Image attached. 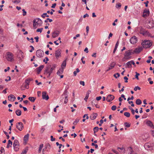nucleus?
Here are the masks:
<instances>
[{
  "instance_id": "6",
  "label": "nucleus",
  "mask_w": 154,
  "mask_h": 154,
  "mask_svg": "<svg viewBox=\"0 0 154 154\" xmlns=\"http://www.w3.org/2000/svg\"><path fill=\"white\" fill-rule=\"evenodd\" d=\"M44 55V51L41 50H38L36 51V55L38 57H43Z\"/></svg>"
},
{
  "instance_id": "54",
  "label": "nucleus",
  "mask_w": 154,
  "mask_h": 154,
  "mask_svg": "<svg viewBox=\"0 0 154 154\" xmlns=\"http://www.w3.org/2000/svg\"><path fill=\"white\" fill-rule=\"evenodd\" d=\"M19 146H14V149L15 151H18V150L19 149V148H18Z\"/></svg>"
},
{
  "instance_id": "33",
  "label": "nucleus",
  "mask_w": 154,
  "mask_h": 154,
  "mask_svg": "<svg viewBox=\"0 0 154 154\" xmlns=\"http://www.w3.org/2000/svg\"><path fill=\"white\" fill-rule=\"evenodd\" d=\"M119 42H117V43H116V44L115 47V48L113 50V53L114 54L115 53V52L116 51L118 48V47L119 45Z\"/></svg>"
},
{
  "instance_id": "58",
  "label": "nucleus",
  "mask_w": 154,
  "mask_h": 154,
  "mask_svg": "<svg viewBox=\"0 0 154 154\" xmlns=\"http://www.w3.org/2000/svg\"><path fill=\"white\" fill-rule=\"evenodd\" d=\"M30 47L31 48V49L29 50V52H32V51L34 50V48L33 47L32 45L30 46Z\"/></svg>"
},
{
  "instance_id": "50",
  "label": "nucleus",
  "mask_w": 154,
  "mask_h": 154,
  "mask_svg": "<svg viewBox=\"0 0 154 154\" xmlns=\"http://www.w3.org/2000/svg\"><path fill=\"white\" fill-rule=\"evenodd\" d=\"M42 28H39L37 29L36 32H39L41 33L42 32Z\"/></svg>"
},
{
  "instance_id": "9",
  "label": "nucleus",
  "mask_w": 154,
  "mask_h": 154,
  "mask_svg": "<svg viewBox=\"0 0 154 154\" xmlns=\"http://www.w3.org/2000/svg\"><path fill=\"white\" fill-rule=\"evenodd\" d=\"M149 11L148 9H145L143 11L142 17H145L149 15Z\"/></svg>"
},
{
  "instance_id": "42",
  "label": "nucleus",
  "mask_w": 154,
  "mask_h": 154,
  "mask_svg": "<svg viewBox=\"0 0 154 154\" xmlns=\"http://www.w3.org/2000/svg\"><path fill=\"white\" fill-rule=\"evenodd\" d=\"M65 100L64 101V103H66L68 102V99H67V95H65Z\"/></svg>"
},
{
  "instance_id": "15",
  "label": "nucleus",
  "mask_w": 154,
  "mask_h": 154,
  "mask_svg": "<svg viewBox=\"0 0 154 154\" xmlns=\"http://www.w3.org/2000/svg\"><path fill=\"white\" fill-rule=\"evenodd\" d=\"M8 100L10 101H14L16 99V97L12 94H11L8 96Z\"/></svg>"
},
{
  "instance_id": "44",
  "label": "nucleus",
  "mask_w": 154,
  "mask_h": 154,
  "mask_svg": "<svg viewBox=\"0 0 154 154\" xmlns=\"http://www.w3.org/2000/svg\"><path fill=\"white\" fill-rule=\"evenodd\" d=\"M120 74L118 73L114 74L113 75L114 76L116 79L118 78L120 76Z\"/></svg>"
},
{
  "instance_id": "61",
  "label": "nucleus",
  "mask_w": 154,
  "mask_h": 154,
  "mask_svg": "<svg viewBox=\"0 0 154 154\" xmlns=\"http://www.w3.org/2000/svg\"><path fill=\"white\" fill-rule=\"evenodd\" d=\"M80 84L81 85H82L83 86H84L85 85V83L84 81H80Z\"/></svg>"
},
{
  "instance_id": "47",
  "label": "nucleus",
  "mask_w": 154,
  "mask_h": 154,
  "mask_svg": "<svg viewBox=\"0 0 154 154\" xmlns=\"http://www.w3.org/2000/svg\"><path fill=\"white\" fill-rule=\"evenodd\" d=\"M136 73V75H135V78L137 79V80H138L139 79V78H138V76L140 75V74L139 73H138L137 72H135Z\"/></svg>"
},
{
  "instance_id": "16",
  "label": "nucleus",
  "mask_w": 154,
  "mask_h": 154,
  "mask_svg": "<svg viewBox=\"0 0 154 154\" xmlns=\"http://www.w3.org/2000/svg\"><path fill=\"white\" fill-rule=\"evenodd\" d=\"M143 35L146 36H148L152 38L154 37V36H152L151 34L148 31L146 30L145 31Z\"/></svg>"
},
{
  "instance_id": "38",
  "label": "nucleus",
  "mask_w": 154,
  "mask_h": 154,
  "mask_svg": "<svg viewBox=\"0 0 154 154\" xmlns=\"http://www.w3.org/2000/svg\"><path fill=\"white\" fill-rule=\"evenodd\" d=\"M99 129V128L98 127H95L93 129V131L94 134L97 132Z\"/></svg>"
},
{
  "instance_id": "19",
  "label": "nucleus",
  "mask_w": 154,
  "mask_h": 154,
  "mask_svg": "<svg viewBox=\"0 0 154 154\" xmlns=\"http://www.w3.org/2000/svg\"><path fill=\"white\" fill-rule=\"evenodd\" d=\"M49 68L47 67L45 70V74H48V75L47 76L48 78H49L51 75V74L52 73L48 71Z\"/></svg>"
},
{
  "instance_id": "37",
  "label": "nucleus",
  "mask_w": 154,
  "mask_h": 154,
  "mask_svg": "<svg viewBox=\"0 0 154 154\" xmlns=\"http://www.w3.org/2000/svg\"><path fill=\"white\" fill-rule=\"evenodd\" d=\"M124 115L126 117H129L130 116V114L128 112H126L124 113Z\"/></svg>"
},
{
  "instance_id": "59",
  "label": "nucleus",
  "mask_w": 154,
  "mask_h": 154,
  "mask_svg": "<svg viewBox=\"0 0 154 154\" xmlns=\"http://www.w3.org/2000/svg\"><path fill=\"white\" fill-rule=\"evenodd\" d=\"M124 79L125 80V82H128V78L126 76L124 77Z\"/></svg>"
},
{
  "instance_id": "43",
  "label": "nucleus",
  "mask_w": 154,
  "mask_h": 154,
  "mask_svg": "<svg viewBox=\"0 0 154 154\" xmlns=\"http://www.w3.org/2000/svg\"><path fill=\"white\" fill-rule=\"evenodd\" d=\"M124 125L127 128H129L130 126V125L127 122H125Z\"/></svg>"
},
{
  "instance_id": "56",
  "label": "nucleus",
  "mask_w": 154,
  "mask_h": 154,
  "mask_svg": "<svg viewBox=\"0 0 154 154\" xmlns=\"http://www.w3.org/2000/svg\"><path fill=\"white\" fill-rule=\"evenodd\" d=\"M51 140L52 141H54L55 140V138H54L53 136L52 135L51 136Z\"/></svg>"
},
{
  "instance_id": "23",
  "label": "nucleus",
  "mask_w": 154,
  "mask_h": 154,
  "mask_svg": "<svg viewBox=\"0 0 154 154\" xmlns=\"http://www.w3.org/2000/svg\"><path fill=\"white\" fill-rule=\"evenodd\" d=\"M63 71V69L61 68H60L57 72V74L59 75H60V74H62Z\"/></svg>"
},
{
  "instance_id": "8",
  "label": "nucleus",
  "mask_w": 154,
  "mask_h": 154,
  "mask_svg": "<svg viewBox=\"0 0 154 154\" xmlns=\"http://www.w3.org/2000/svg\"><path fill=\"white\" fill-rule=\"evenodd\" d=\"M153 143H146L144 145V147L146 149H152L153 147Z\"/></svg>"
},
{
  "instance_id": "64",
  "label": "nucleus",
  "mask_w": 154,
  "mask_h": 154,
  "mask_svg": "<svg viewBox=\"0 0 154 154\" xmlns=\"http://www.w3.org/2000/svg\"><path fill=\"white\" fill-rule=\"evenodd\" d=\"M112 151L116 154H119V152L114 149H112Z\"/></svg>"
},
{
  "instance_id": "45",
  "label": "nucleus",
  "mask_w": 154,
  "mask_h": 154,
  "mask_svg": "<svg viewBox=\"0 0 154 154\" xmlns=\"http://www.w3.org/2000/svg\"><path fill=\"white\" fill-rule=\"evenodd\" d=\"M48 20L50 22H51L53 21L52 20L48 18L46 20H45L44 22L45 23H47L48 22Z\"/></svg>"
},
{
  "instance_id": "28",
  "label": "nucleus",
  "mask_w": 154,
  "mask_h": 154,
  "mask_svg": "<svg viewBox=\"0 0 154 154\" xmlns=\"http://www.w3.org/2000/svg\"><path fill=\"white\" fill-rule=\"evenodd\" d=\"M36 98L34 97H30L28 98V99L32 102H34Z\"/></svg>"
},
{
  "instance_id": "20",
  "label": "nucleus",
  "mask_w": 154,
  "mask_h": 154,
  "mask_svg": "<svg viewBox=\"0 0 154 154\" xmlns=\"http://www.w3.org/2000/svg\"><path fill=\"white\" fill-rule=\"evenodd\" d=\"M139 29V33L143 35V34L144 32H145V31H146L142 27L140 26L138 28Z\"/></svg>"
},
{
  "instance_id": "29",
  "label": "nucleus",
  "mask_w": 154,
  "mask_h": 154,
  "mask_svg": "<svg viewBox=\"0 0 154 154\" xmlns=\"http://www.w3.org/2000/svg\"><path fill=\"white\" fill-rule=\"evenodd\" d=\"M128 150L129 151L130 154H137V153L133 151L131 147H130L128 148Z\"/></svg>"
},
{
  "instance_id": "24",
  "label": "nucleus",
  "mask_w": 154,
  "mask_h": 154,
  "mask_svg": "<svg viewBox=\"0 0 154 154\" xmlns=\"http://www.w3.org/2000/svg\"><path fill=\"white\" fill-rule=\"evenodd\" d=\"M91 91L90 90H88L86 94V96H85V98H84V100L86 101L88 100V99L89 97V94H90V93H91Z\"/></svg>"
},
{
  "instance_id": "21",
  "label": "nucleus",
  "mask_w": 154,
  "mask_h": 154,
  "mask_svg": "<svg viewBox=\"0 0 154 154\" xmlns=\"http://www.w3.org/2000/svg\"><path fill=\"white\" fill-rule=\"evenodd\" d=\"M147 125L149 126L150 127L152 128H154V125H153L152 123L150 121H148L146 123Z\"/></svg>"
},
{
  "instance_id": "57",
  "label": "nucleus",
  "mask_w": 154,
  "mask_h": 154,
  "mask_svg": "<svg viewBox=\"0 0 154 154\" xmlns=\"http://www.w3.org/2000/svg\"><path fill=\"white\" fill-rule=\"evenodd\" d=\"M22 11H23V15L25 16L26 14V12L25 11V9H22Z\"/></svg>"
},
{
  "instance_id": "14",
  "label": "nucleus",
  "mask_w": 154,
  "mask_h": 154,
  "mask_svg": "<svg viewBox=\"0 0 154 154\" xmlns=\"http://www.w3.org/2000/svg\"><path fill=\"white\" fill-rule=\"evenodd\" d=\"M143 50V48L142 47H139L135 49L133 51L134 54L135 53H139Z\"/></svg>"
},
{
  "instance_id": "32",
  "label": "nucleus",
  "mask_w": 154,
  "mask_h": 154,
  "mask_svg": "<svg viewBox=\"0 0 154 154\" xmlns=\"http://www.w3.org/2000/svg\"><path fill=\"white\" fill-rule=\"evenodd\" d=\"M136 103L137 105H139L141 104L142 102L140 99H138L136 100Z\"/></svg>"
},
{
  "instance_id": "27",
  "label": "nucleus",
  "mask_w": 154,
  "mask_h": 154,
  "mask_svg": "<svg viewBox=\"0 0 154 154\" xmlns=\"http://www.w3.org/2000/svg\"><path fill=\"white\" fill-rule=\"evenodd\" d=\"M29 82L27 80H25V84H24V87L28 89L29 88Z\"/></svg>"
},
{
  "instance_id": "17",
  "label": "nucleus",
  "mask_w": 154,
  "mask_h": 154,
  "mask_svg": "<svg viewBox=\"0 0 154 154\" xmlns=\"http://www.w3.org/2000/svg\"><path fill=\"white\" fill-rule=\"evenodd\" d=\"M44 67V66L42 65L36 68L37 73L38 74H39L41 71L42 70Z\"/></svg>"
},
{
  "instance_id": "26",
  "label": "nucleus",
  "mask_w": 154,
  "mask_h": 154,
  "mask_svg": "<svg viewBox=\"0 0 154 154\" xmlns=\"http://www.w3.org/2000/svg\"><path fill=\"white\" fill-rule=\"evenodd\" d=\"M29 136V134H27L26 135H25L24 137V141L25 142L27 141L28 140Z\"/></svg>"
},
{
  "instance_id": "11",
  "label": "nucleus",
  "mask_w": 154,
  "mask_h": 154,
  "mask_svg": "<svg viewBox=\"0 0 154 154\" xmlns=\"http://www.w3.org/2000/svg\"><path fill=\"white\" fill-rule=\"evenodd\" d=\"M115 98L114 96L112 95H108L106 97V100L108 102H110L113 100Z\"/></svg>"
},
{
  "instance_id": "48",
  "label": "nucleus",
  "mask_w": 154,
  "mask_h": 154,
  "mask_svg": "<svg viewBox=\"0 0 154 154\" xmlns=\"http://www.w3.org/2000/svg\"><path fill=\"white\" fill-rule=\"evenodd\" d=\"M137 89H138V90H140V88L139 87L137 86L135 87L134 88V90L135 91H137Z\"/></svg>"
},
{
  "instance_id": "5",
  "label": "nucleus",
  "mask_w": 154,
  "mask_h": 154,
  "mask_svg": "<svg viewBox=\"0 0 154 154\" xmlns=\"http://www.w3.org/2000/svg\"><path fill=\"white\" fill-rule=\"evenodd\" d=\"M16 127L19 130L21 131L24 128V125L22 122H20L16 124Z\"/></svg>"
},
{
  "instance_id": "3",
  "label": "nucleus",
  "mask_w": 154,
  "mask_h": 154,
  "mask_svg": "<svg viewBox=\"0 0 154 154\" xmlns=\"http://www.w3.org/2000/svg\"><path fill=\"white\" fill-rule=\"evenodd\" d=\"M33 28L36 29L37 28L36 26H40L42 24V20L39 18H36L34 19L33 21Z\"/></svg>"
},
{
  "instance_id": "55",
  "label": "nucleus",
  "mask_w": 154,
  "mask_h": 154,
  "mask_svg": "<svg viewBox=\"0 0 154 154\" xmlns=\"http://www.w3.org/2000/svg\"><path fill=\"white\" fill-rule=\"evenodd\" d=\"M128 103L130 104H131V106H132L134 107V104L133 103V102L132 101H129Z\"/></svg>"
},
{
  "instance_id": "40",
  "label": "nucleus",
  "mask_w": 154,
  "mask_h": 154,
  "mask_svg": "<svg viewBox=\"0 0 154 154\" xmlns=\"http://www.w3.org/2000/svg\"><path fill=\"white\" fill-rule=\"evenodd\" d=\"M121 4L120 3H117L116 4V8H120V7H121Z\"/></svg>"
},
{
  "instance_id": "63",
  "label": "nucleus",
  "mask_w": 154,
  "mask_h": 154,
  "mask_svg": "<svg viewBox=\"0 0 154 154\" xmlns=\"http://www.w3.org/2000/svg\"><path fill=\"white\" fill-rule=\"evenodd\" d=\"M84 51L86 53H88V49L87 48H86L84 49Z\"/></svg>"
},
{
  "instance_id": "31",
  "label": "nucleus",
  "mask_w": 154,
  "mask_h": 154,
  "mask_svg": "<svg viewBox=\"0 0 154 154\" xmlns=\"http://www.w3.org/2000/svg\"><path fill=\"white\" fill-rule=\"evenodd\" d=\"M12 142L11 141V140H8V144H7V147H6L7 148H9V147H10V144L11 145L10 146L11 147V145H12Z\"/></svg>"
},
{
  "instance_id": "53",
  "label": "nucleus",
  "mask_w": 154,
  "mask_h": 154,
  "mask_svg": "<svg viewBox=\"0 0 154 154\" xmlns=\"http://www.w3.org/2000/svg\"><path fill=\"white\" fill-rule=\"evenodd\" d=\"M4 133L6 135V136L7 137V139H9L10 137H9V136L8 135V133L5 131H4Z\"/></svg>"
},
{
  "instance_id": "2",
  "label": "nucleus",
  "mask_w": 154,
  "mask_h": 154,
  "mask_svg": "<svg viewBox=\"0 0 154 154\" xmlns=\"http://www.w3.org/2000/svg\"><path fill=\"white\" fill-rule=\"evenodd\" d=\"M132 50H129L125 51L124 54V57L122 59V60H125V59H128L130 57V56L132 54H134Z\"/></svg>"
},
{
  "instance_id": "62",
  "label": "nucleus",
  "mask_w": 154,
  "mask_h": 154,
  "mask_svg": "<svg viewBox=\"0 0 154 154\" xmlns=\"http://www.w3.org/2000/svg\"><path fill=\"white\" fill-rule=\"evenodd\" d=\"M102 97L101 96H99L97 97L96 98V100H99L101 99Z\"/></svg>"
},
{
  "instance_id": "51",
  "label": "nucleus",
  "mask_w": 154,
  "mask_h": 154,
  "mask_svg": "<svg viewBox=\"0 0 154 154\" xmlns=\"http://www.w3.org/2000/svg\"><path fill=\"white\" fill-rule=\"evenodd\" d=\"M45 58L46 59V61H45V60L44 59L43 60V61L45 62V63H47L48 61L49 60V59L48 57H45Z\"/></svg>"
},
{
  "instance_id": "60",
  "label": "nucleus",
  "mask_w": 154,
  "mask_h": 154,
  "mask_svg": "<svg viewBox=\"0 0 154 154\" xmlns=\"http://www.w3.org/2000/svg\"><path fill=\"white\" fill-rule=\"evenodd\" d=\"M115 66V63H113L111 64L109 67H111V68H112V69Z\"/></svg>"
},
{
  "instance_id": "4",
  "label": "nucleus",
  "mask_w": 154,
  "mask_h": 154,
  "mask_svg": "<svg viewBox=\"0 0 154 154\" xmlns=\"http://www.w3.org/2000/svg\"><path fill=\"white\" fill-rule=\"evenodd\" d=\"M5 57L8 61L11 62L14 59V55L11 52H8L6 53Z\"/></svg>"
},
{
  "instance_id": "41",
  "label": "nucleus",
  "mask_w": 154,
  "mask_h": 154,
  "mask_svg": "<svg viewBox=\"0 0 154 154\" xmlns=\"http://www.w3.org/2000/svg\"><path fill=\"white\" fill-rule=\"evenodd\" d=\"M43 144H41L40 145L39 148L38 149V152H40L41 151V150L43 148Z\"/></svg>"
},
{
  "instance_id": "25",
  "label": "nucleus",
  "mask_w": 154,
  "mask_h": 154,
  "mask_svg": "<svg viewBox=\"0 0 154 154\" xmlns=\"http://www.w3.org/2000/svg\"><path fill=\"white\" fill-rule=\"evenodd\" d=\"M19 143L18 140H15L13 143V146H19Z\"/></svg>"
},
{
  "instance_id": "39",
  "label": "nucleus",
  "mask_w": 154,
  "mask_h": 154,
  "mask_svg": "<svg viewBox=\"0 0 154 154\" xmlns=\"http://www.w3.org/2000/svg\"><path fill=\"white\" fill-rule=\"evenodd\" d=\"M21 0H13L12 2L15 4H18L20 2Z\"/></svg>"
},
{
  "instance_id": "49",
  "label": "nucleus",
  "mask_w": 154,
  "mask_h": 154,
  "mask_svg": "<svg viewBox=\"0 0 154 154\" xmlns=\"http://www.w3.org/2000/svg\"><path fill=\"white\" fill-rule=\"evenodd\" d=\"M27 149H25V150H24L22 152L21 154H26L27 152Z\"/></svg>"
},
{
  "instance_id": "10",
  "label": "nucleus",
  "mask_w": 154,
  "mask_h": 154,
  "mask_svg": "<svg viewBox=\"0 0 154 154\" xmlns=\"http://www.w3.org/2000/svg\"><path fill=\"white\" fill-rule=\"evenodd\" d=\"M42 98L43 99L45 100H48L49 97L48 95L47 94L46 92L45 91H43L42 93Z\"/></svg>"
},
{
  "instance_id": "35",
  "label": "nucleus",
  "mask_w": 154,
  "mask_h": 154,
  "mask_svg": "<svg viewBox=\"0 0 154 154\" xmlns=\"http://www.w3.org/2000/svg\"><path fill=\"white\" fill-rule=\"evenodd\" d=\"M55 65H53V66L51 68L50 70L49 71L48 70V71L52 73L53 70H54L55 69Z\"/></svg>"
},
{
  "instance_id": "1",
  "label": "nucleus",
  "mask_w": 154,
  "mask_h": 154,
  "mask_svg": "<svg viewBox=\"0 0 154 154\" xmlns=\"http://www.w3.org/2000/svg\"><path fill=\"white\" fill-rule=\"evenodd\" d=\"M143 48H148L152 45V42L150 40H145L141 43Z\"/></svg>"
},
{
  "instance_id": "22",
  "label": "nucleus",
  "mask_w": 154,
  "mask_h": 154,
  "mask_svg": "<svg viewBox=\"0 0 154 154\" xmlns=\"http://www.w3.org/2000/svg\"><path fill=\"white\" fill-rule=\"evenodd\" d=\"M66 60H65L62 62L61 65V68L64 69L66 66Z\"/></svg>"
},
{
  "instance_id": "30",
  "label": "nucleus",
  "mask_w": 154,
  "mask_h": 154,
  "mask_svg": "<svg viewBox=\"0 0 154 154\" xmlns=\"http://www.w3.org/2000/svg\"><path fill=\"white\" fill-rule=\"evenodd\" d=\"M15 113L17 116H20L21 115V111L20 109H17Z\"/></svg>"
},
{
  "instance_id": "46",
  "label": "nucleus",
  "mask_w": 154,
  "mask_h": 154,
  "mask_svg": "<svg viewBox=\"0 0 154 154\" xmlns=\"http://www.w3.org/2000/svg\"><path fill=\"white\" fill-rule=\"evenodd\" d=\"M79 119H76L75 121L73 122V124L74 125H76V124L79 122Z\"/></svg>"
},
{
  "instance_id": "12",
  "label": "nucleus",
  "mask_w": 154,
  "mask_h": 154,
  "mask_svg": "<svg viewBox=\"0 0 154 154\" xmlns=\"http://www.w3.org/2000/svg\"><path fill=\"white\" fill-rule=\"evenodd\" d=\"M60 34L58 30H55L52 33V36L53 38H55L58 36Z\"/></svg>"
},
{
  "instance_id": "34",
  "label": "nucleus",
  "mask_w": 154,
  "mask_h": 154,
  "mask_svg": "<svg viewBox=\"0 0 154 154\" xmlns=\"http://www.w3.org/2000/svg\"><path fill=\"white\" fill-rule=\"evenodd\" d=\"M131 61L128 62L126 63V65L127 66V67L128 68H131Z\"/></svg>"
},
{
  "instance_id": "52",
  "label": "nucleus",
  "mask_w": 154,
  "mask_h": 154,
  "mask_svg": "<svg viewBox=\"0 0 154 154\" xmlns=\"http://www.w3.org/2000/svg\"><path fill=\"white\" fill-rule=\"evenodd\" d=\"M116 108V106L115 105L111 107V109L113 111L115 110Z\"/></svg>"
},
{
  "instance_id": "13",
  "label": "nucleus",
  "mask_w": 154,
  "mask_h": 154,
  "mask_svg": "<svg viewBox=\"0 0 154 154\" xmlns=\"http://www.w3.org/2000/svg\"><path fill=\"white\" fill-rule=\"evenodd\" d=\"M61 51L60 49H58L55 51V54L56 58H58L61 56Z\"/></svg>"
},
{
  "instance_id": "36",
  "label": "nucleus",
  "mask_w": 154,
  "mask_h": 154,
  "mask_svg": "<svg viewBox=\"0 0 154 154\" xmlns=\"http://www.w3.org/2000/svg\"><path fill=\"white\" fill-rule=\"evenodd\" d=\"M41 16L43 18H45V17H49V16L48 15H47V13H43V14H42L41 15Z\"/></svg>"
},
{
  "instance_id": "18",
  "label": "nucleus",
  "mask_w": 154,
  "mask_h": 154,
  "mask_svg": "<svg viewBox=\"0 0 154 154\" xmlns=\"http://www.w3.org/2000/svg\"><path fill=\"white\" fill-rule=\"evenodd\" d=\"M97 116V113H94L91 115L90 116V118L91 119L93 120L95 119Z\"/></svg>"
},
{
  "instance_id": "7",
  "label": "nucleus",
  "mask_w": 154,
  "mask_h": 154,
  "mask_svg": "<svg viewBox=\"0 0 154 154\" xmlns=\"http://www.w3.org/2000/svg\"><path fill=\"white\" fill-rule=\"evenodd\" d=\"M137 38L135 36H134L130 38V41L131 44H135L137 42Z\"/></svg>"
}]
</instances>
